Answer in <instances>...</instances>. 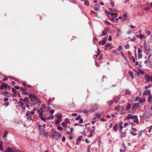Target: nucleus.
<instances>
[{"instance_id": "39", "label": "nucleus", "mask_w": 152, "mask_h": 152, "mask_svg": "<svg viewBox=\"0 0 152 152\" xmlns=\"http://www.w3.org/2000/svg\"><path fill=\"white\" fill-rule=\"evenodd\" d=\"M28 99L27 97L25 98L23 100V101L27 102L28 101Z\"/></svg>"}, {"instance_id": "3", "label": "nucleus", "mask_w": 152, "mask_h": 152, "mask_svg": "<svg viewBox=\"0 0 152 152\" xmlns=\"http://www.w3.org/2000/svg\"><path fill=\"white\" fill-rule=\"evenodd\" d=\"M126 118L127 119H133L137 120V116L136 115L132 116V114H129L128 115V116Z\"/></svg>"}, {"instance_id": "23", "label": "nucleus", "mask_w": 152, "mask_h": 152, "mask_svg": "<svg viewBox=\"0 0 152 152\" xmlns=\"http://www.w3.org/2000/svg\"><path fill=\"white\" fill-rule=\"evenodd\" d=\"M118 128V125L117 124H115L113 127V128L114 129V131L115 132H116L117 131V130Z\"/></svg>"}, {"instance_id": "51", "label": "nucleus", "mask_w": 152, "mask_h": 152, "mask_svg": "<svg viewBox=\"0 0 152 152\" xmlns=\"http://www.w3.org/2000/svg\"><path fill=\"white\" fill-rule=\"evenodd\" d=\"M7 132L5 131L4 134L3 135V137L4 138L7 135Z\"/></svg>"}, {"instance_id": "54", "label": "nucleus", "mask_w": 152, "mask_h": 152, "mask_svg": "<svg viewBox=\"0 0 152 152\" xmlns=\"http://www.w3.org/2000/svg\"><path fill=\"white\" fill-rule=\"evenodd\" d=\"M30 114V112L29 111H27L26 112V115L27 116H28V115H29Z\"/></svg>"}, {"instance_id": "59", "label": "nucleus", "mask_w": 152, "mask_h": 152, "mask_svg": "<svg viewBox=\"0 0 152 152\" xmlns=\"http://www.w3.org/2000/svg\"><path fill=\"white\" fill-rule=\"evenodd\" d=\"M0 149L1 151H3V147L2 146V145H0Z\"/></svg>"}, {"instance_id": "32", "label": "nucleus", "mask_w": 152, "mask_h": 152, "mask_svg": "<svg viewBox=\"0 0 152 152\" xmlns=\"http://www.w3.org/2000/svg\"><path fill=\"white\" fill-rule=\"evenodd\" d=\"M32 119V117L31 116L28 115L27 116V119L29 120H31Z\"/></svg>"}, {"instance_id": "58", "label": "nucleus", "mask_w": 152, "mask_h": 152, "mask_svg": "<svg viewBox=\"0 0 152 152\" xmlns=\"http://www.w3.org/2000/svg\"><path fill=\"white\" fill-rule=\"evenodd\" d=\"M65 139L66 138L64 136L62 138V140L63 142H64L65 140Z\"/></svg>"}, {"instance_id": "63", "label": "nucleus", "mask_w": 152, "mask_h": 152, "mask_svg": "<svg viewBox=\"0 0 152 152\" xmlns=\"http://www.w3.org/2000/svg\"><path fill=\"white\" fill-rule=\"evenodd\" d=\"M132 59L133 60V62L134 63H135V59L134 58V57L132 56Z\"/></svg>"}, {"instance_id": "2", "label": "nucleus", "mask_w": 152, "mask_h": 152, "mask_svg": "<svg viewBox=\"0 0 152 152\" xmlns=\"http://www.w3.org/2000/svg\"><path fill=\"white\" fill-rule=\"evenodd\" d=\"M28 97L31 101L33 102L34 100H37V96L33 94H29Z\"/></svg>"}, {"instance_id": "18", "label": "nucleus", "mask_w": 152, "mask_h": 152, "mask_svg": "<svg viewBox=\"0 0 152 152\" xmlns=\"http://www.w3.org/2000/svg\"><path fill=\"white\" fill-rule=\"evenodd\" d=\"M109 10H110L111 11L115 12H118V10H117L115 9H112V8H110L109 9Z\"/></svg>"}, {"instance_id": "41", "label": "nucleus", "mask_w": 152, "mask_h": 152, "mask_svg": "<svg viewBox=\"0 0 152 152\" xmlns=\"http://www.w3.org/2000/svg\"><path fill=\"white\" fill-rule=\"evenodd\" d=\"M57 129L60 130H62L63 128L60 126H58L57 127Z\"/></svg>"}, {"instance_id": "52", "label": "nucleus", "mask_w": 152, "mask_h": 152, "mask_svg": "<svg viewBox=\"0 0 152 152\" xmlns=\"http://www.w3.org/2000/svg\"><path fill=\"white\" fill-rule=\"evenodd\" d=\"M23 94H24V95H28V93L26 92H24V91H23Z\"/></svg>"}, {"instance_id": "35", "label": "nucleus", "mask_w": 152, "mask_h": 152, "mask_svg": "<svg viewBox=\"0 0 152 152\" xmlns=\"http://www.w3.org/2000/svg\"><path fill=\"white\" fill-rule=\"evenodd\" d=\"M40 117H41V119L42 120L44 121V122H46V120H45L46 119L45 118L43 117L42 116H40Z\"/></svg>"}, {"instance_id": "1", "label": "nucleus", "mask_w": 152, "mask_h": 152, "mask_svg": "<svg viewBox=\"0 0 152 152\" xmlns=\"http://www.w3.org/2000/svg\"><path fill=\"white\" fill-rule=\"evenodd\" d=\"M19 151L17 150L16 148H10L9 147H7L5 152H18Z\"/></svg>"}, {"instance_id": "25", "label": "nucleus", "mask_w": 152, "mask_h": 152, "mask_svg": "<svg viewBox=\"0 0 152 152\" xmlns=\"http://www.w3.org/2000/svg\"><path fill=\"white\" fill-rule=\"evenodd\" d=\"M95 6H96L97 7H95L94 8V10L96 11H98L99 10V9L97 7H99V6L95 4Z\"/></svg>"}, {"instance_id": "60", "label": "nucleus", "mask_w": 152, "mask_h": 152, "mask_svg": "<svg viewBox=\"0 0 152 152\" xmlns=\"http://www.w3.org/2000/svg\"><path fill=\"white\" fill-rule=\"evenodd\" d=\"M142 55L141 54H139L138 56V58L140 59L142 57Z\"/></svg>"}, {"instance_id": "31", "label": "nucleus", "mask_w": 152, "mask_h": 152, "mask_svg": "<svg viewBox=\"0 0 152 152\" xmlns=\"http://www.w3.org/2000/svg\"><path fill=\"white\" fill-rule=\"evenodd\" d=\"M36 111V109L35 108H34L33 109L31 112V114H32V115H33L34 113H35V111Z\"/></svg>"}, {"instance_id": "44", "label": "nucleus", "mask_w": 152, "mask_h": 152, "mask_svg": "<svg viewBox=\"0 0 152 152\" xmlns=\"http://www.w3.org/2000/svg\"><path fill=\"white\" fill-rule=\"evenodd\" d=\"M148 101L149 103L152 104V97L151 98V99L149 100V97L148 98Z\"/></svg>"}, {"instance_id": "48", "label": "nucleus", "mask_w": 152, "mask_h": 152, "mask_svg": "<svg viewBox=\"0 0 152 152\" xmlns=\"http://www.w3.org/2000/svg\"><path fill=\"white\" fill-rule=\"evenodd\" d=\"M131 134H132L134 136H135L137 134L135 133H134L132 131L131 132Z\"/></svg>"}, {"instance_id": "4", "label": "nucleus", "mask_w": 152, "mask_h": 152, "mask_svg": "<svg viewBox=\"0 0 152 152\" xmlns=\"http://www.w3.org/2000/svg\"><path fill=\"white\" fill-rule=\"evenodd\" d=\"M98 109V107L95 104L92 105L91 109L90 110V111L91 112H94L96 110Z\"/></svg>"}, {"instance_id": "42", "label": "nucleus", "mask_w": 152, "mask_h": 152, "mask_svg": "<svg viewBox=\"0 0 152 152\" xmlns=\"http://www.w3.org/2000/svg\"><path fill=\"white\" fill-rule=\"evenodd\" d=\"M113 101H110L108 103L109 106H110L113 103Z\"/></svg>"}, {"instance_id": "21", "label": "nucleus", "mask_w": 152, "mask_h": 152, "mask_svg": "<svg viewBox=\"0 0 152 152\" xmlns=\"http://www.w3.org/2000/svg\"><path fill=\"white\" fill-rule=\"evenodd\" d=\"M126 13H124V14L123 15V16L124 17V18H123V20H125L126 19Z\"/></svg>"}, {"instance_id": "26", "label": "nucleus", "mask_w": 152, "mask_h": 152, "mask_svg": "<svg viewBox=\"0 0 152 152\" xmlns=\"http://www.w3.org/2000/svg\"><path fill=\"white\" fill-rule=\"evenodd\" d=\"M95 130V127L92 126V129H89V131L91 133H93Z\"/></svg>"}, {"instance_id": "17", "label": "nucleus", "mask_w": 152, "mask_h": 152, "mask_svg": "<svg viewBox=\"0 0 152 152\" xmlns=\"http://www.w3.org/2000/svg\"><path fill=\"white\" fill-rule=\"evenodd\" d=\"M136 37H139V38L141 39L144 37V36L142 34H140L139 35H136Z\"/></svg>"}, {"instance_id": "28", "label": "nucleus", "mask_w": 152, "mask_h": 152, "mask_svg": "<svg viewBox=\"0 0 152 152\" xmlns=\"http://www.w3.org/2000/svg\"><path fill=\"white\" fill-rule=\"evenodd\" d=\"M139 103H136L132 107V109H134L135 107H138L139 106Z\"/></svg>"}, {"instance_id": "40", "label": "nucleus", "mask_w": 152, "mask_h": 152, "mask_svg": "<svg viewBox=\"0 0 152 152\" xmlns=\"http://www.w3.org/2000/svg\"><path fill=\"white\" fill-rule=\"evenodd\" d=\"M81 116L80 115H78L77 118H76L75 119L76 120H80V118Z\"/></svg>"}, {"instance_id": "8", "label": "nucleus", "mask_w": 152, "mask_h": 152, "mask_svg": "<svg viewBox=\"0 0 152 152\" xmlns=\"http://www.w3.org/2000/svg\"><path fill=\"white\" fill-rule=\"evenodd\" d=\"M17 104H20V106L21 107L22 109L24 110L25 109L26 107L24 106V104L21 102H17Z\"/></svg>"}, {"instance_id": "46", "label": "nucleus", "mask_w": 152, "mask_h": 152, "mask_svg": "<svg viewBox=\"0 0 152 152\" xmlns=\"http://www.w3.org/2000/svg\"><path fill=\"white\" fill-rule=\"evenodd\" d=\"M73 130V129L72 128H71L70 129V132H67V133L68 134H71V132H72Z\"/></svg>"}, {"instance_id": "15", "label": "nucleus", "mask_w": 152, "mask_h": 152, "mask_svg": "<svg viewBox=\"0 0 152 152\" xmlns=\"http://www.w3.org/2000/svg\"><path fill=\"white\" fill-rule=\"evenodd\" d=\"M84 5L86 6H88L89 5V2L88 0H84Z\"/></svg>"}, {"instance_id": "29", "label": "nucleus", "mask_w": 152, "mask_h": 152, "mask_svg": "<svg viewBox=\"0 0 152 152\" xmlns=\"http://www.w3.org/2000/svg\"><path fill=\"white\" fill-rule=\"evenodd\" d=\"M129 74H130V75L131 76V78L132 79H133L134 78L133 75L132 74V73L130 71H129Z\"/></svg>"}, {"instance_id": "22", "label": "nucleus", "mask_w": 152, "mask_h": 152, "mask_svg": "<svg viewBox=\"0 0 152 152\" xmlns=\"http://www.w3.org/2000/svg\"><path fill=\"white\" fill-rule=\"evenodd\" d=\"M121 133V134H120V137H121V138H123V137H124L125 135H126V134L125 133H123V132H120Z\"/></svg>"}, {"instance_id": "6", "label": "nucleus", "mask_w": 152, "mask_h": 152, "mask_svg": "<svg viewBox=\"0 0 152 152\" xmlns=\"http://www.w3.org/2000/svg\"><path fill=\"white\" fill-rule=\"evenodd\" d=\"M101 114L99 113H97L94 115L93 119L95 120L97 118H98L99 119L101 117Z\"/></svg>"}, {"instance_id": "62", "label": "nucleus", "mask_w": 152, "mask_h": 152, "mask_svg": "<svg viewBox=\"0 0 152 152\" xmlns=\"http://www.w3.org/2000/svg\"><path fill=\"white\" fill-rule=\"evenodd\" d=\"M112 37L111 36H110L108 37V40L109 41H111L112 40Z\"/></svg>"}, {"instance_id": "38", "label": "nucleus", "mask_w": 152, "mask_h": 152, "mask_svg": "<svg viewBox=\"0 0 152 152\" xmlns=\"http://www.w3.org/2000/svg\"><path fill=\"white\" fill-rule=\"evenodd\" d=\"M104 22L106 24H107L108 25H109L110 24V22L109 21H107V20H105L104 21Z\"/></svg>"}, {"instance_id": "33", "label": "nucleus", "mask_w": 152, "mask_h": 152, "mask_svg": "<svg viewBox=\"0 0 152 152\" xmlns=\"http://www.w3.org/2000/svg\"><path fill=\"white\" fill-rule=\"evenodd\" d=\"M115 110L116 111V113H118L119 112V109L118 107H116L115 109Z\"/></svg>"}, {"instance_id": "7", "label": "nucleus", "mask_w": 152, "mask_h": 152, "mask_svg": "<svg viewBox=\"0 0 152 152\" xmlns=\"http://www.w3.org/2000/svg\"><path fill=\"white\" fill-rule=\"evenodd\" d=\"M44 110L42 108H40V110H37V112L38 114L39 115V116H43V113Z\"/></svg>"}, {"instance_id": "10", "label": "nucleus", "mask_w": 152, "mask_h": 152, "mask_svg": "<svg viewBox=\"0 0 152 152\" xmlns=\"http://www.w3.org/2000/svg\"><path fill=\"white\" fill-rule=\"evenodd\" d=\"M122 122H120L119 124V128L118 129V131L119 132H121L123 128V126H122Z\"/></svg>"}, {"instance_id": "49", "label": "nucleus", "mask_w": 152, "mask_h": 152, "mask_svg": "<svg viewBox=\"0 0 152 152\" xmlns=\"http://www.w3.org/2000/svg\"><path fill=\"white\" fill-rule=\"evenodd\" d=\"M138 70L139 71V73H140L141 74H142L144 73V72L143 71H141L139 70Z\"/></svg>"}, {"instance_id": "45", "label": "nucleus", "mask_w": 152, "mask_h": 152, "mask_svg": "<svg viewBox=\"0 0 152 152\" xmlns=\"http://www.w3.org/2000/svg\"><path fill=\"white\" fill-rule=\"evenodd\" d=\"M138 49V53L140 54L142 53V51L139 48H137Z\"/></svg>"}, {"instance_id": "57", "label": "nucleus", "mask_w": 152, "mask_h": 152, "mask_svg": "<svg viewBox=\"0 0 152 152\" xmlns=\"http://www.w3.org/2000/svg\"><path fill=\"white\" fill-rule=\"evenodd\" d=\"M92 13H93L94 14H95V15L96 16H97V14L96 13V12H95V11H91V12Z\"/></svg>"}, {"instance_id": "30", "label": "nucleus", "mask_w": 152, "mask_h": 152, "mask_svg": "<svg viewBox=\"0 0 152 152\" xmlns=\"http://www.w3.org/2000/svg\"><path fill=\"white\" fill-rule=\"evenodd\" d=\"M54 118V116L53 115H50L48 118V120L50 119H53Z\"/></svg>"}, {"instance_id": "34", "label": "nucleus", "mask_w": 152, "mask_h": 152, "mask_svg": "<svg viewBox=\"0 0 152 152\" xmlns=\"http://www.w3.org/2000/svg\"><path fill=\"white\" fill-rule=\"evenodd\" d=\"M54 133H55V134H57L58 137H60L61 136V134L59 133H58V132L56 131H55Z\"/></svg>"}, {"instance_id": "55", "label": "nucleus", "mask_w": 152, "mask_h": 152, "mask_svg": "<svg viewBox=\"0 0 152 152\" xmlns=\"http://www.w3.org/2000/svg\"><path fill=\"white\" fill-rule=\"evenodd\" d=\"M118 49L119 51H120L122 49V47H121V46H119L118 47Z\"/></svg>"}, {"instance_id": "43", "label": "nucleus", "mask_w": 152, "mask_h": 152, "mask_svg": "<svg viewBox=\"0 0 152 152\" xmlns=\"http://www.w3.org/2000/svg\"><path fill=\"white\" fill-rule=\"evenodd\" d=\"M128 124L127 123H125L124 124V128H126L128 126Z\"/></svg>"}, {"instance_id": "24", "label": "nucleus", "mask_w": 152, "mask_h": 152, "mask_svg": "<svg viewBox=\"0 0 152 152\" xmlns=\"http://www.w3.org/2000/svg\"><path fill=\"white\" fill-rule=\"evenodd\" d=\"M145 80L149 82L150 80V77L146 75L145 77Z\"/></svg>"}, {"instance_id": "12", "label": "nucleus", "mask_w": 152, "mask_h": 152, "mask_svg": "<svg viewBox=\"0 0 152 152\" xmlns=\"http://www.w3.org/2000/svg\"><path fill=\"white\" fill-rule=\"evenodd\" d=\"M8 86V85L6 83L2 84L1 86H0V89H3L4 88H7Z\"/></svg>"}, {"instance_id": "37", "label": "nucleus", "mask_w": 152, "mask_h": 152, "mask_svg": "<svg viewBox=\"0 0 152 152\" xmlns=\"http://www.w3.org/2000/svg\"><path fill=\"white\" fill-rule=\"evenodd\" d=\"M82 137L80 136L77 139V141L78 142H80L81 141Z\"/></svg>"}, {"instance_id": "16", "label": "nucleus", "mask_w": 152, "mask_h": 152, "mask_svg": "<svg viewBox=\"0 0 152 152\" xmlns=\"http://www.w3.org/2000/svg\"><path fill=\"white\" fill-rule=\"evenodd\" d=\"M145 101V99H142L139 100V103L141 104L142 103Z\"/></svg>"}, {"instance_id": "27", "label": "nucleus", "mask_w": 152, "mask_h": 152, "mask_svg": "<svg viewBox=\"0 0 152 152\" xmlns=\"http://www.w3.org/2000/svg\"><path fill=\"white\" fill-rule=\"evenodd\" d=\"M67 124V122H63L61 124V125L63 127L65 126Z\"/></svg>"}, {"instance_id": "50", "label": "nucleus", "mask_w": 152, "mask_h": 152, "mask_svg": "<svg viewBox=\"0 0 152 152\" xmlns=\"http://www.w3.org/2000/svg\"><path fill=\"white\" fill-rule=\"evenodd\" d=\"M54 110L53 109H52L50 110V113L51 114H53L54 113Z\"/></svg>"}, {"instance_id": "14", "label": "nucleus", "mask_w": 152, "mask_h": 152, "mask_svg": "<svg viewBox=\"0 0 152 152\" xmlns=\"http://www.w3.org/2000/svg\"><path fill=\"white\" fill-rule=\"evenodd\" d=\"M105 43L106 41H105L102 40L99 41L98 43V44L99 45H103L105 44Z\"/></svg>"}, {"instance_id": "47", "label": "nucleus", "mask_w": 152, "mask_h": 152, "mask_svg": "<svg viewBox=\"0 0 152 152\" xmlns=\"http://www.w3.org/2000/svg\"><path fill=\"white\" fill-rule=\"evenodd\" d=\"M145 32L146 34H148V35H150L151 33V32L149 31H145Z\"/></svg>"}, {"instance_id": "64", "label": "nucleus", "mask_w": 152, "mask_h": 152, "mask_svg": "<svg viewBox=\"0 0 152 152\" xmlns=\"http://www.w3.org/2000/svg\"><path fill=\"white\" fill-rule=\"evenodd\" d=\"M136 40L135 38H133L131 39V40L132 42H135Z\"/></svg>"}, {"instance_id": "9", "label": "nucleus", "mask_w": 152, "mask_h": 152, "mask_svg": "<svg viewBox=\"0 0 152 152\" xmlns=\"http://www.w3.org/2000/svg\"><path fill=\"white\" fill-rule=\"evenodd\" d=\"M108 14L110 15L113 17H116L118 16V14L117 13H113L111 12H108L107 13Z\"/></svg>"}, {"instance_id": "11", "label": "nucleus", "mask_w": 152, "mask_h": 152, "mask_svg": "<svg viewBox=\"0 0 152 152\" xmlns=\"http://www.w3.org/2000/svg\"><path fill=\"white\" fill-rule=\"evenodd\" d=\"M107 30H108L107 29V28H105L104 29L103 31H102V34L101 35V36H104L106 35V34L107 33Z\"/></svg>"}, {"instance_id": "20", "label": "nucleus", "mask_w": 152, "mask_h": 152, "mask_svg": "<svg viewBox=\"0 0 152 152\" xmlns=\"http://www.w3.org/2000/svg\"><path fill=\"white\" fill-rule=\"evenodd\" d=\"M131 104H127L126 106V110H129L131 108Z\"/></svg>"}, {"instance_id": "61", "label": "nucleus", "mask_w": 152, "mask_h": 152, "mask_svg": "<svg viewBox=\"0 0 152 152\" xmlns=\"http://www.w3.org/2000/svg\"><path fill=\"white\" fill-rule=\"evenodd\" d=\"M139 98L138 97V96L137 97L135 100V102H136L138 101L139 100Z\"/></svg>"}, {"instance_id": "5", "label": "nucleus", "mask_w": 152, "mask_h": 152, "mask_svg": "<svg viewBox=\"0 0 152 152\" xmlns=\"http://www.w3.org/2000/svg\"><path fill=\"white\" fill-rule=\"evenodd\" d=\"M144 48L145 50L148 51H150L151 50V49L150 48L149 46L146 43V42H144Z\"/></svg>"}, {"instance_id": "13", "label": "nucleus", "mask_w": 152, "mask_h": 152, "mask_svg": "<svg viewBox=\"0 0 152 152\" xmlns=\"http://www.w3.org/2000/svg\"><path fill=\"white\" fill-rule=\"evenodd\" d=\"M117 30V34L116 35L117 36H120L121 34L122 33V32H121V30L119 29H116Z\"/></svg>"}, {"instance_id": "53", "label": "nucleus", "mask_w": 152, "mask_h": 152, "mask_svg": "<svg viewBox=\"0 0 152 152\" xmlns=\"http://www.w3.org/2000/svg\"><path fill=\"white\" fill-rule=\"evenodd\" d=\"M125 47L126 49H128L129 47V44H127L125 46Z\"/></svg>"}, {"instance_id": "56", "label": "nucleus", "mask_w": 152, "mask_h": 152, "mask_svg": "<svg viewBox=\"0 0 152 152\" xmlns=\"http://www.w3.org/2000/svg\"><path fill=\"white\" fill-rule=\"evenodd\" d=\"M110 4L112 7H113L114 5V3L113 2H111L110 3Z\"/></svg>"}, {"instance_id": "19", "label": "nucleus", "mask_w": 152, "mask_h": 152, "mask_svg": "<svg viewBox=\"0 0 152 152\" xmlns=\"http://www.w3.org/2000/svg\"><path fill=\"white\" fill-rule=\"evenodd\" d=\"M56 116L58 120H61L62 118V115L61 114L57 115Z\"/></svg>"}, {"instance_id": "36", "label": "nucleus", "mask_w": 152, "mask_h": 152, "mask_svg": "<svg viewBox=\"0 0 152 152\" xmlns=\"http://www.w3.org/2000/svg\"><path fill=\"white\" fill-rule=\"evenodd\" d=\"M59 120H57L55 121V123L56 125H57L58 123H60V121Z\"/></svg>"}]
</instances>
